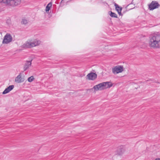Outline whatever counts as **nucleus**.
<instances>
[{"label": "nucleus", "mask_w": 160, "mask_h": 160, "mask_svg": "<svg viewBox=\"0 0 160 160\" xmlns=\"http://www.w3.org/2000/svg\"><path fill=\"white\" fill-rule=\"evenodd\" d=\"M160 33L158 32L154 33L149 37V45L153 48H160Z\"/></svg>", "instance_id": "1"}, {"label": "nucleus", "mask_w": 160, "mask_h": 160, "mask_svg": "<svg viewBox=\"0 0 160 160\" xmlns=\"http://www.w3.org/2000/svg\"><path fill=\"white\" fill-rule=\"evenodd\" d=\"M112 86V84L110 82H103L95 85L93 88L96 91L101 90L105 88H109L111 87Z\"/></svg>", "instance_id": "2"}, {"label": "nucleus", "mask_w": 160, "mask_h": 160, "mask_svg": "<svg viewBox=\"0 0 160 160\" xmlns=\"http://www.w3.org/2000/svg\"><path fill=\"white\" fill-rule=\"evenodd\" d=\"M39 41L37 39L34 40L33 41H28L23 44L22 47L24 48H31L38 45L39 44Z\"/></svg>", "instance_id": "3"}, {"label": "nucleus", "mask_w": 160, "mask_h": 160, "mask_svg": "<svg viewBox=\"0 0 160 160\" xmlns=\"http://www.w3.org/2000/svg\"><path fill=\"white\" fill-rule=\"evenodd\" d=\"M24 71L21 72L19 75L16 77L15 82L17 83H20L24 82L25 76L23 75Z\"/></svg>", "instance_id": "4"}, {"label": "nucleus", "mask_w": 160, "mask_h": 160, "mask_svg": "<svg viewBox=\"0 0 160 160\" xmlns=\"http://www.w3.org/2000/svg\"><path fill=\"white\" fill-rule=\"evenodd\" d=\"M112 72L114 74L122 72L123 70V67L121 65H117L112 68Z\"/></svg>", "instance_id": "5"}, {"label": "nucleus", "mask_w": 160, "mask_h": 160, "mask_svg": "<svg viewBox=\"0 0 160 160\" xmlns=\"http://www.w3.org/2000/svg\"><path fill=\"white\" fill-rule=\"evenodd\" d=\"M12 40V36L9 34H7L4 37L2 43L3 44H8L11 42Z\"/></svg>", "instance_id": "6"}, {"label": "nucleus", "mask_w": 160, "mask_h": 160, "mask_svg": "<svg viewBox=\"0 0 160 160\" xmlns=\"http://www.w3.org/2000/svg\"><path fill=\"white\" fill-rule=\"evenodd\" d=\"M160 6L158 3L156 1H152L148 5V8L150 10H152L158 8Z\"/></svg>", "instance_id": "7"}, {"label": "nucleus", "mask_w": 160, "mask_h": 160, "mask_svg": "<svg viewBox=\"0 0 160 160\" xmlns=\"http://www.w3.org/2000/svg\"><path fill=\"white\" fill-rule=\"evenodd\" d=\"M21 0H10L9 5L12 7H15L20 5Z\"/></svg>", "instance_id": "8"}, {"label": "nucleus", "mask_w": 160, "mask_h": 160, "mask_svg": "<svg viewBox=\"0 0 160 160\" xmlns=\"http://www.w3.org/2000/svg\"><path fill=\"white\" fill-rule=\"evenodd\" d=\"M87 77L89 80H94L97 78V75L95 73L92 72L88 74Z\"/></svg>", "instance_id": "9"}, {"label": "nucleus", "mask_w": 160, "mask_h": 160, "mask_svg": "<svg viewBox=\"0 0 160 160\" xmlns=\"http://www.w3.org/2000/svg\"><path fill=\"white\" fill-rule=\"evenodd\" d=\"M114 6L115 7L116 10L118 12V14L120 16H122V14L121 12L122 9V8L119 6L118 4L116 3H115Z\"/></svg>", "instance_id": "10"}, {"label": "nucleus", "mask_w": 160, "mask_h": 160, "mask_svg": "<svg viewBox=\"0 0 160 160\" xmlns=\"http://www.w3.org/2000/svg\"><path fill=\"white\" fill-rule=\"evenodd\" d=\"M31 61H27L23 68L24 71H25L28 69L31 66Z\"/></svg>", "instance_id": "11"}, {"label": "nucleus", "mask_w": 160, "mask_h": 160, "mask_svg": "<svg viewBox=\"0 0 160 160\" xmlns=\"http://www.w3.org/2000/svg\"><path fill=\"white\" fill-rule=\"evenodd\" d=\"M124 151V149H123V146H121L118 147L117 150V154L118 155H121Z\"/></svg>", "instance_id": "12"}, {"label": "nucleus", "mask_w": 160, "mask_h": 160, "mask_svg": "<svg viewBox=\"0 0 160 160\" xmlns=\"http://www.w3.org/2000/svg\"><path fill=\"white\" fill-rule=\"evenodd\" d=\"M52 6V3L51 2H49L48 4L47 5L46 7L45 11L46 12H48L49 10L50 9L51 7Z\"/></svg>", "instance_id": "13"}, {"label": "nucleus", "mask_w": 160, "mask_h": 160, "mask_svg": "<svg viewBox=\"0 0 160 160\" xmlns=\"http://www.w3.org/2000/svg\"><path fill=\"white\" fill-rule=\"evenodd\" d=\"M10 0H0V2H3L6 5H9Z\"/></svg>", "instance_id": "14"}, {"label": "nucleus", "mask_w": 160, "mask_h": 160, "mask_svg": "<svg viewBox=\"0 0 160 160\" xmlns=\"http://www.w3.org/2000/svg\"><path fill=\"white\" fill-rule=\"evenodd\" d=\"M10 0H0V2H3L6 5H9Z\"/></svg>", "instance_id": "15"}, {"label": "nucleus", "mask_w": 160, "mask_h": 160, "mask_svg": "<svg viewBox=\"0 0 160 160\" xmlns=\"http://www.w3.org/2000/svg\"><path fill=\"white\" fill-rule=\"evenodd\" d=\"M28 22V21L27 19L25 18H22V21L21 22L22 24H23L24 25H26L27 24Z\"/></svg>", "instance_id": "16"}, {"label": "nucleus", "mask_w": 160, "mask_h": 160, "mask_svg": "<svg viewBox=\"0 0 160 160\" xmlns=\"http://www.w3.org/2000/svg\"><path fill=\"white\" fill-rule=\"evenodd\" d=\"M110 16L112 17L117 18L118 16L115 13L113 12H111L110 14Z\"/></svg>", "instance_id": "17"}, {"label": "nucleus", "mask_w": 160, "mask_h": 160, "mask_svg": "<svg viewBox=\"0 0 160 160\" xmlns=\"http://www.w3.org/2000/svg\"><path fill=\"white\" fill-rule=\"evenodd\" d=\"M34 79V78L33 76H31L28 78V81L29 82H31Z\"/></svg>", "instance_id": "18"}, {"label": "nucleus", "mask_w": 160, "mask_h": 160, "mask_svg": "<svg viewBox=\"0 0 160 160\" xmlns=\"http://www.w3.org/2000/svg\"><path fill=\"white\" fill-rule=\"evenodd\" d=\"M14 88V85H11L9 86L7 88L8 89L9 91L10 92Z\"/></svg>", "instance_id": "19"}, {"label": "nucleus", "mask_w": 160, "mask_h": 160, "mask_svg": "<svg viewBox=\"0 0 160 160\" xmlns=\"http://www.w3.org/2000/svg\"><path fill=\"white\" fill-rule=\"evenodd\" d=\"M10 91H9L8 88H6L5 90L2 93L3 94H5L8 93Z\"/></svg>", "instance_id": "20"}, {"label": "nucleus", "mask_w": 160, "mask_h": 160, "mask_svg": "<svg viewBox=\"0 0 160 160\" xmlns=\"http://www.w3.org/2000/svg\"><path fill=\"white\" fill-rule=\"evenodd\" d=\"M154 160H160V158H156Z\"/></svg>", "instance_id": "21"}, {"label": "nucleus", "mask_w": 160, "mask_h": 160, "mask_svg": "<svg viewBox=\"0 0 160 160\" xmlns=\"http://www.w3.org/2000/svg\"><path fill=\"white\" fill-rule=\"evenodd\" d=\"M63 1V0H62V1L61 2V4L62 2Z\"/></svg>", "instance_id": "22"}]
</instances>
